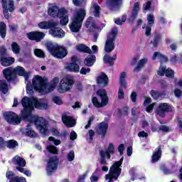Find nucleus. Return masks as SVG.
Here are the masks:
<instances>
[{
  "instance_id": "f257e3e1",
  "label": "nucleus",
  "mask_w": 182,
  "mask_h": 182,
  "mask_svg": "<svg viewBox=\"0 0 182 182\" xmlns=\"http://www.w3.org/2000/svg\"><path fill=\"white\" fill-rule=\"evenodd\" d=\"M21 105L23 106L22 113L23 119H29L30 123H34L37 130L43 134L48 136L49 133V127H48V121L43 117H38L32 114V112L36 109L38 110H47L49 105L48 103L38 100L36 98H29L24 97L21 100Z\"/></svg>"
},
{
  "instance_id": "f03ea898",
  "label": "nucleus",
  "mask_w": 182,
  "mask_h": 182,
  "mask_svg": "<svg viewBox=\"0 0 182 182\" xmlns=\"http://www.w3.org/2000/svg\"><path fill=\"white\" fill-rule=\"evenodd\" d=\"M85 18H86V10L85 9H80L74 14L72 22L69 25L71 32L77 33L80 31Z\"/></svg>"
},
{
  "instance_id": "7ed1b4c3",
  "label": "nucleus",
  "mask_w": 182,
  "mask_h": 182,
  "mask_svg": "<svg viewBox=\"0 0 182 182\" xmlns=\"http://www.w3.org/2000/svg\"><path fill=\"white\" fill-rule=\"evenodd\" d=\"M46 48L55 59H63L68 55V50L58 44H53L52 42L46 43Z\"/></svg>"
},
{
  "instance_id": "20e7f679",
  "label": "nucleus",
  "mask_w": 182,
  "mask_h": 182,
  "mask_svg": "<svg viewBox=\"0 0 182 182\" xmlns=\"http://www.w3.org/2000/svg\"><path fill=\"white\" fill-rule=\"evenodd\" d=\"M3 117L6 122L9 124H21V122H22V120L30 122L29 118L23 119L22 110L21 111V117L12 111L4 112L3 113Z\"/></svg>"
},
{
  "instance_id": "39448f33",
  "label": "nucleus",
  "mask_w": 182,
  "mask_h": 182,
  "mask_svg": "<svg viewBox=\"0 0 182 182\" xmlns=\"http://www.w3.org/2000/svg\"><path fill=\"white\" fill-rule=\"evenodd\" d=\"M97 96L100 97L101 103L99 102V100H97L96 97H93L92 98V103L95 107L100 109V107H105V106H107V104L109 103V97H107V92H106V90H97Z\"/></svg>"
},
{
  "instance_id": "423d86ee",
  "label": "nucleus",
  "mask_w": 182,
  "mask_h": 182,
  "mask_svg": "<svg viewBox=\"0 0 182 182\" xmlns=\"http://www.w3.org/2000/svg\"><path fill=\"white\" fill-rule=\"evenodd\" d=\"M59 167V157L57 156H50L46 165L47 176H52Z\"/></svg>"
},
{
  "instance_id": "0eeeda50",
  "label": "nucleus",
  "mask_w": 182,
  "mask_h": 182,
  "mask_svg": "<svg viewBox=\"0 0 182 182\" xmlns=\"http://www.w3.org/2000/svg\"><path fill=\"white\" fill-rule=\"evenodd\" d=\"M171 112H173V106L167 102L160 103L155 109V114L159 116V117H161V119L166 117V113Z\"/></svg>"
},
{
  "instance_id": "6e6552de",
  "label": "nucleus",
  "mask_w": 182,
  "mask_h": 182,
  "mask_svg": "<svg viewBox=\"0 0 182 182\" xmlns=\"http://www.w3.org/2000/svg\"><path fill=\"white\" fill-rule=\"evenodd\" d=\"M123 160L124 157L122 156L119 161H115L110 167L109 173L110 176H112L114 180H117L122 174V164H123Z\"/></svg>"
},
{
  "instance_id": "1a4fd4ad",
  "label": "nucleus",
  "mask_w": 182,
  "mask_h": 182,
  "mask_svg": "<svg viewBox=\"0 0 182 182\" xmlns=\"http://www.w3.org/2000/svg\"><path fill=\"white\" fill-rule=\"evenodd\" d=\"M75 84V80L70 77H63L60 82L58 87L59 93H66V92H69L72 87H73V85Z\"/></svg>"
},
{
  "instance_id": "9d476101",
  "label": "nucleus",
  "mask_w": 182,
  "mask_h": 182,
  "mask_svg": "<svg viewBox=\"0 0 182 182\" xmlns=\"http://www.w3.org/2000/svg\"><path fill=\"white\" fill-rule=\"evenodd\" d=\"M112 37H108L105 46V50L107 53H110L114 50V41H116V36H117V28H114L111 31Z\"/></svg>"
},
{
  "instance_id": "9b49d317",
  "label": "nucleus",
  "mask_w": 182,
  "mask_h": 182,
  "mask_svg": "<svg viewBox=\"0 0 182 182\" xmlns=\"http://www.w3.org/2000/svg\"><path fill=\"white\" fill-rule=\"evenodd\" d=\"M48 14L49 16L52 18H59V16H63V15H66L68 14V10L65 9H60L58 6H52L48 8Z\"/></svg>"
},
{
  "instance_id": "f8f14e48",
  "label": "nucleus",
  "mask_w": 182,
  "mask_h": 182,
  "mask_svg": "<svg viewBox=\"0 0 182 182\" xmlns=\"http://www.w3.org/2000/svg\"><path fill=\"white\" fill-rule=\"evenodd\" d=\"M127 87V82H126V72H122L119 77V87L118 90V99H124V92L123 89Z\"/></svg>"
},
{
  "instance_id": "ddd939ff",
  "label": "nucleus",
  "mask_w": 182,
  "mask_h": 182,
  "mask_svg": "<svg viewBox=\"0 0 182 182\" xmlns=\"http://www.w3.org/2000/svg\"><path fill=\"white\" fill-rule=\"evenodd\" d=\"M32 85L35 90H38L39 92L46 87V82H45V79L41 77V75H36L33 77Z\"/></svg>"
},
{
  "instance_id": "4468645a",
  "label": "nucleus",
  "mask_w": 182,
  "mask_h": 182,
  "mask_svg": "<svg viewBox=\"0 0 182 182\" xmlns=\"http://www.w3.org/2000/svg\"><path fill=\"white\" fill-rule=\"evenodd\" d=\"M6 178L9 180V182H26V178L16 176L14 171L9 169L6 172Z\"/></svg>"
},
{
  "instance_id": "2eb2a0df",
  "label": "nucleus",
  "mask_w": 182,
  "mask_h": 182,
  "mask_svg": "<svg viewBox=\"0 0 182 182\" xmlns=\"http://www.w3.org/2000/svg\"><path fill=\"white\" fill-rule=\"evenodd\" d=\"M3 76L6 79V80H7L8 83H11L16 80V75H15L14 68H12L11 67L5 68L3 70Z\"/></svg>"
},
{
  "instance_id": "dca6fc26",
  "label": "nucleus",
  "mask_w": 182,
  "mask_h": 182,
  "mask_svg": "<svg viewBox=\"0 0 182 182\" xmlns=\"http://www.w3.org/2000/svg\"><path fill=\"white\" fill-rule=\"evenodd\" d=\"M26 36L30 41L41 42V41L45 38V33L41 31H31L26 33Z\"/></svg>"
},
{
  "instance_id": "f3484780",
  "label": "nucleus",
  "mask_w": 182,
  "mask_h": 182,
  "mask_svg": "<svg viewBox=\"0 0 182 182\" xmlns=\"http://www.w3.org/2000/svg\"><path fill=\"white\" fill-rule=\"evenodd\" d=\"M13 70L14 71L16 77L18 75V76H23L25 80H26V81L29 80V76L31 75V73L26 72V70H25V68H23V67L17 66V67L13 68Z\"/></svg>"
},
{
  "instance_id": "a211bd4d",
  "label": "nucleus",
  "mask_w": 182,
  "mask_h": 182,
  "mask_svg": "<svg viewBox=\"0 0 182 182\" xmlns=\"http://www.w3.org/2000/svg\"><path fill=\"white\" fill-rule=\"evenodd\" d=\"M50 33L53 38H62L65 36V31L61 28L56 27V26L50 29Z\"/></svg>"
},
{
  "instance_id": "6ab92c4d",
  "label": "nucleus",
  "mask_w": 182,
  "mask_h": 182,
  "mask_svg": "<svg viewBox=\"0 0 182 182\" xmlns=\"http://www.w3.org/2000/svg\"><path fill=\"white\" fill-rule=\"evenodd\" d=\"M62 122L67 127H75L76 126V120L71 116L62 115Z\"/></svg>"
},
{
  "instance_id": "aec40b11",
  "label": "nucleus",
  "mask_w": 182,
  "mask_h": 182,
  "mask_svg": "<svg viewBox=\"0 0 182 182\" xmlns=\"http://www.w3.org/2000/svg\"><path fill=\"white\" fill-rule=\"evenodd\" d=\"M139 12H140V3L136 1L134 4L132 11L129 16V19L132 21V22L136 21V18L139 16Z\"/></svg>"
},
{
  "instance_id": "412c9836",
  "label": "nucleus",
  "mask_w": 182,
  "mask_h": 182,
  "mask_svg": "<svg viewBox=\"0 0 182 182\" xmlns=\"http://www.w3.org/2000/svg\"><path fill=\"white\" fill-rule=\"evenodd\" d=\"M38 26L40 29H51L53 26H58V23L54 21H41L38 23Z\"/></svg>"
},
{
  "instance_id": "4be33fe9",
  "label": "nucleus",
  "mask_w": 182,
  "mask_h": 182,
  "mask_svg": "<svg viewBox=\"0 0 182 182\" xmlns=\"http://www.w3.org/2000/svg\"><path fill=\"white\" fill-rule=\"evenodd\" d=\"M97 85H102L104 87H106L109 85V77L105 73H102L97 78Z\"/></svg>"
},
{
  "instance_id": "5701e85b",
  "label": "nucleus",
  "mask_w": 182,
  "mask_h": 182,
  "mask_svg": "<svg viewBox=\"0 0 182 182\" xmlns=\"http://www.w3.org/2000/svg\"><path fill=\"white\" fill-rule=\"evenodd\" d=\"M109 129V124L105 122H102L98 124V134L102 135V137H105Z\"/></svg>"
},
{
  "instance_id": "b1692460",
  "label": "nucleus",
  "mask_w": 182,
  "mask_h": 182,
  "mask_svg": "<svg viewBox=\"0 0 182 182\" xmlns=\"http://www.w3.org/2000/svg\"><path fill=\"white\" fill-rule=\"evenodd\" d=\"M157 58L159 60L161 65L168 62V58H167V56L161 54L160 52H154V55H152V60H156Z\"/></svg>"
},
{
  "instance_id": "393cba45",
  "label": "nucleus",
  "mask_w": 182,
  "mask_h": 182,
  "mask_svg": "<svg viewBox=\"0 0 182 182\" xmlns=\"http://www.w3.org/2000/svg\"><path fill=\"white\" fill-rule=\"evenodd\" d=\"M12 161L17 167H25L26 166V161L25 159L16 155L12 159Z\"/></svg>"
},
{
  "instance_id": "a878e982",
  "label": "nucleus",
  "mask_w": 182,
  "mask_h": 182,
  "mask_svg": "<svg viewBox=\"0 0 182 182\" xmlns=\"http://www.w3.org/2000/svg\"><path fill=\"white\" fill-rule=\"evenodd\" d=\"M95 63H96V55H95L90 54L84 59V65L88 68H92Z\"/></svg>"
},
{
  "instance_id": "bb28decb",
  "label": "nucleus",
  "mask_w": 182,
  "mask_h": 182,
  "mask_svg": "<svg viewBox=\"0 0 182 182\" xmlns=\"http://www.w3.org/2000/svg\"><path fill=\"white\" fill-rule=\"evenodd\" d=\"M1 66H11L15 62V58L11 57H3L0 58Z\"/></svg>"
},
{
  "instance_id": "cd10ccee",
  "label": "nucleus",
  "mask_w": 182,
  "mask_h": 182,
  "mask_svg": "<svg viewBox=\"0 0 182 182\" xmlns=\"http://www.w3.org/2000/svg\"><path fill=\"white\" fill-rule=\"evenodd\" d=\"M157 151H155L151 156V163H157L161 157V145L156 148Z\"/></svg>"
},
{
  "instance_id": "c85d7f7f",
  "label": "nucleus",
  "mask_w": 182,
  "mask_h": 182,
  "mask_svg": "<svg viewBox=\"0 0 182 182\" xmlns=\"http://www.w3.org/2000/svg\"><path fill=\"white\" fill-rule=\"evenodd\" d=\"M31 122L28 124L26 128L25 129L26 136L35 139V137H38V134L33 129H32V127H31Z\"/></svg>"
},
{
  "instance_id": "c756f323",
  "label": "nucleus",
  "mask_w": 182,
  "mask_h": 182,
  "mask_svg": "<svg viewBox=\"0 0 182 182\" xmlns=\"http://www.w3.org/2000/svg\"><path fill=\"white\" fill-rule=\"evenodd\" d=\"M150 95L154 100H159V99H160V97H163V96H166V91L159 92V91H156L154 90H151L150 91Z\"/></svg>"
},
{
  "instance_id": "7c9ffc66",
  "label": "nucleus",
  "mask_w": 182,
  "mask_h": 182,
  "mask_svg": "<svg viewBox=\"0 0 182 182\" xmlns=\"http://www.w3.org/2000/svg\"><path fill=\"white\" fill-rule=\"evenodd\" d=\"M77 50L81 53H89V55H92V53L90 48L87 47V46L85 44H79L77 46Z\"/></svg>"
},
{
  "instance_id": "2f4dec72",
  "label": "nucleus",
  "mask_w": 182,
  "mask_h": 182,
  "mask_svg": "<svg viewBox=\"0 0 182 182\" xmlns=\"http://www.w3.org/2000/svg\"><path fill=\"white\" fill-rule=\"evenodd\" d=\"M67 70L69 72H73L74 73H79L80 67L77 63H68L66 67Z\"/></svg>"
},
{
  "instance_id": "473e14b6",
  "label": "nucleus",
  "mask_w": 182,
  "mask_h": 182,
  "mask_svg": "<svg viewBox=\"0 0 182 182\" xmlns=\"http://www.w3.org/2000/svg\"><path fill=\"white\" fill-rule=\"evenodd\" d=\"M8 90H9V88L8 87L6 80H0V91L2 92L4 95H6V93H8Z\"/></svg>"
},
{
  "instance_id": "72a5a7b5",
  "label": "nucleus",
  "mask_w": 182,
  "mask_h": 182,
  "mask_svg": "<svg viewBox=\"0 0 182 182\" xmlns=\"http://www.w3.org/2000/svg\"><path fill=\"white\" fill-rule=\"evenodd\" d=\"M0 36L2 39L6 38V24L4 21L0 23Z\"/></svg>"
},
{
  "instance_id": "f704fd0d",
  "label": "nucleus",
  "mask_w": 182,
  "mask_h": 182,
  "mask_svg": "<svg viewBox=\"0 0 182 182\" xmlns=\"http://www.w3.org/2000/svg\"><path fill=\"white\" fill-rule=\"evenodd\" d=\"M161 36L160 33H157L154 35L153 41H151L154 48H157L159 46V43H160L161 41Z\"/></svg>"
},
{
  "instance_id": "c9c22d12",
  "label": "nucleus",
  "mask_w": 182,
  "mask_h": 182,
  "mask_svg": "<svg viewBox=\"0 0 182 182\" xmlns=\"http://www.w3.org/2000/svg\"><path fill=\"white\" fill-rule=\"evenodd\" d=\"M46 150L50 154H59V149L54 145L47 146Z\"/></svg>"
},
{
  "instance_id": "e433bc0d",
  "label": "nucleus",
  "mask_w": 182,
  "mask_h": 182,
  "mask_svg": "<svg viewBox=\"0 0 182 182\" xmlns=\"http://www.w3.org/2000/svg\"><path fill=\"white\" fill-rule=\"evenodd\" d=\"M120 2H122V0H108V6L111 9H113L116 8V6H119Z\"/></svg>"
},
{
  "instance_id": "4c0bfd02",
  "label": "nucleus",
  "mask_w": 182,
  "mask_h": 182,
  "mask_svg": "<svg viewBox=\"0 0 182 182\" xmlns=\"http://www.w3.org/2000/svg\"><path fill=\"white\" fill-rule=\"evenodd\" d=\"M58 18L60 19V23L63 26H66L68 23H69V16H59Z\"/></svg>"
},
{
  "instance_id": "58836bf2",
  "label": "nucleus",
  "mask_w": 182,
  "mask_h": 182,
  "mask_svg": "<svg viewBox=\"0 0 182 182\" xmlns=\"http://www.w3.org/2000/svg\"><path fill=\"white\" fill-rule=\"evenodd\" d=\"M11 50L14 53L18 55L21 52V46L18 45V43L14 41L11 43Z\"/></svg>"
},
{
  "instance_id": "ea45409f",
  "label": "nucleus",
  "mask_w": 182,
  "mask_h": 182,
  "mask_svg": "<svg viewBox=\"0 0 182 182\" xmlns=\"http://www.w3.org/2000/svg\"><path fill=\"white\" fill-rule=\"evenodd\" d=\"M18 141H15V139H10L7 141V148L14 149L16 147H18Z\"/></svg>"
},
{
  "instance_id": "a19ab883",
  "label": "nucleus",
  "mask_w": 182,
  "mask_h": 182,
  "mask_svg": "<svg viewBox=\"0 0 182 182\" xmlns=\"http://www.w3.org/2000/svg\"><path fill=\"white\" fill-rule=\"evenodd\" d=\"M103 60L105 63L108 64L109 66H113V65H114V61L113 60V58H112V57L108 55H105L104 56Z\"/></svg>"
},
{
  "instance_id": "79ce46f5",
  "label": "nucleus",
  "mask_w": 182,
  "mask_h": 182,
  "mask_svg": "<svg viewBox=\"0 0 182 182\" xmlns=\"http://www.w3.org/2000/svg\"><path fill=\"white\" fill-rule=\"evenodd\" d=\"M34 55L37 58H40L41 59H43V58H45L46 56L45 55V52H43V50H42L41 49H39V48H36L34 50Z\"/></svg>"
},
{
  "instance_id": "37998d69",
  "label": "nucleus",
  "mask_w": 182,
  "mask_h": 182,
  "mask_svg": "<svg viewBox=\"0 0 182 182\" xmlns=\"http://www.w3.org/2000/svg\"><path fill=\"white\" fill-rule=\"evenodd\" d=\"M94 8V16L95 18H100V6H99L97 4H94L93 5Z\"/></svg>"
},
{
  "instance_id": "c03bdc74",
  "label": "nucleus",
  "mask_w": 182,
  "mask_h": 182,
  "mask_svg": "<svg viewBox=\"0 0 182 182\" xmlns=\"http://www.w3.org/2000/svg\"><path fill=\"white\" fill-rule=\"evenodd\" d=\"M166 72H167V67L160 65L159 70L157 72V74L159 75V76H164Z\"/></svg>"
},
{
  "instance_id": "a18cd8bd",
  "label": "nucleus",
  "mask_w": 182,
  "mask_h": 182,
  "mask_svg": "<svg viewBox=\"0 0 182 182\" xmlns=\"http://www.w3.org/2000/svg\"><path fill=\"white\" fill-rule=\"evenodd\" d=\"M106 153H111L112 154H114L116 153V151L114 149V145L113 143H110L108 145V147L106 151H105Z\"/></svg>"
},
{
  "instance_id": "49530a36",
  "label": "nucleus",
  "mask_w": 182,
  "mask_h": 182,
  "mask_svg": "<svg viewBox=\"0 0 182 182\" xmlns=\"http://www.w3.org/2000/svg\"><path fill=\"white\" fill-rule=\"evenodd\" d=\"M100 156L101 157V159H100V164L101 166H107V161H106V157L105 156V154H102L100 151Z\"/></svg>"
},
{
  "instance_id": "de8ad7c7",
  "label": "nucleus",
  "mask_w": 182,
  "mask_h": 182,
  "mask_svg": "<svg viewBox=\"0 0 182 182\" xmlns=\"http://www.w3.org/2000/svg\"><path fill=\"white\" fill-rule=\"evenodd\" d=\"M6 55H7V50H6V48H5V46H1L0 47V59H1V58L6 57Z\"/></svg>"
},
{
  "instance_id": "09e8293b",
  "label": "nucleus",
  "mask_w": 182,
  "mask_h": 182,
  "mask_svg": "<svg viewBox=\"0 0 182 182\" xmlns=\"http://www.w3.org/2000/svg\"><path fill=\"white\" fill-rule=\"evenodd\" d=\"M146 19L148 21V26H151V25H154V16L153 14H149Z\"/></svg>"
},
{
  "instance_id": "8fccbe9b",
  "label": "nucleus",
  "mask_w": 182,
  "mask_h": 182,
  "mask_svg": "<svg viewBox=\"0 0 182 182\" xmlns=\"http://www.w3.org/2000/svg\"><path fill=\"white\" fill-rule=\"evenodd\" d=\"M165 75L166 76V77H171V79H173V77H174V70L168 68L166 73H165Z\"/></svg>"
},
{
  "instance_id": "3c124183",
  "label": "nucleus",
  "mask_w": 182,
  "mask_h": 182,
  "mask_svg": "<svg viewBox=\"0 0 182 182\" xmlns=\"http://www.w3.org/2000/svg\"><path fill=\"white\" fill-rule=\"evenodd\" d=\"M67 159L68 161H73L75 160V151H70L67 155Z\"/></svg>"
},
{
  "instance_id": "603ef678",
  "label": "nucleus",
  "mask_w": 182,
  "mask_h": 182,
  "mask_svg": "<svg viewBox=\"0 0 182 182\" xmlns=\"http://www.w3.org/2000/svg\"><path fill=\"white\" fill-rule=\"evenodd\" d=\"M5 147H8V141L0 137V149H5Z\"/></svg>"
},
{
  "instance_id": "864d4df0",
  "label": "nucleus",
  "mask_w": 182,
  "mask_h": 182,
  "mask_svg": "<svg viewBox=\"0 0 182 182\" xmlns=\"http://www.w3.org/2000/svg\"><path fill=\"white\" fill-rule=\"evenodd\" d=\"M8 10L9 12H14V11H15V4L14 3V1H12V0L9 1Z\"/></svg>"
},
{
  "instance_id": "5fc2aeb1",
  "label": "nucleus",
  "mask_w": 182,
  "mask_h": 182,
  "mask_svg": "<svg viewBox=\"0 0 182 182\" xmlns=\"http://www.w3.org/2000/svg\"><path fill=\"white\" fill-rule=\"evenodd\" d=\"M173 94L175 95V97H177V99H180V97H181L182 96V91L178 88H176L173 90Z\"/></svg>"
},
{
  "instance_id": "6e6d98bb",
  "label": "nucleus",
  "mask_w": 182,
  "mask_h": 182,
  "mask_svg": "<svg viewBox=\"0 0 182 182\" xmlns=\"http://www.w3.org/2000/svg\"><path fill=\"white\" fill-rule=\"evenodd\" d=\"M154 106H156V102H153L152 104H150L146 107V112L147 113H151V112H153V109H154Z\"/></svg>"
},
{
  "instance_id": "4d7b16f0",
  "label": "nucleus",
  "mask_w": 182,
  "mask_h": 182,
  "mask_svg": "<svg viewBox=\"0 0 182 182\" xmlns=\"http://www.w3.org/2000/svg\"><path fill=\"white\" fill-rule=\"evenodd\" d=\"M130 99L133 103H136V102H137V93H136V92L133 91L131 93Z\"/></svg>"
},
{
  "instance_id": "13d9d810",
  "label": "nucleus",
  "mask_w": 182,
  "mask_h": 182,
  "mask_svg": "<svg viewBox=\"0 0 182 182\" xmlns=\"http://www.w3.org/2000/svg\"><path fill=\"white\" fill-rule=\"evenodd\" d=\"M8 6L3 7V14L4 16V18L6 19H9V12Z\"/></svg>"
},
{
  "instance_id": "bf43d9fd",
  "label": "nucleus",
  "mask_w": 182,
  "mask_h": 182,
  "mask_svg": "<svg viewBox=\"0 0 182 182\" xmlns=\"http://www.w3.org/2000/svg\"><path fill=\"white\" fill-rule=\"evenodd\" d=\"M80 73L81 75H86L87 73H90V68H85V67H82L80 70Z\"/></svg>"
},
{
  "instance_id": "052dcab7",
  "label": "nucleus",
  "mask_w": 182,
  "mask_h": 182,
  "mask_svg": "<svg viewBox=\"0 0 182 182\" xmlns=\"http://www.w3.org/2000/svg\"><path fill=\"white\" fill-rule=\"evenodd\" d=\"M95 120V116H91L89 117L87 124L85 125V129H89L92 126V122Z\"/></svg>"
},
{
  "instance_id": "680f3d73",
  "label": "nucleus",
  "mask_w": 182,
  "mask_h": 182,
  "mask_svg": "<svg viewBox=\"0 0 182 182\" xmlns=\"http://www.w3.org/2000/svg\"><path fill=\"white\" fill-rule=\"evenodd\" d=\"M159 130H161V132H163L164 133H168V132H170V128L166 125H161L159 127Z\"/></svg>"
},
{
  "instance_id": "e2e57ef3",
  "label": "nucleus",
  "mask_w": 182,
  "mask_h": 182,
  "mask_svg": "<svg viewBox=\"0 0 182 182\" xmlns=\"http://www.w3.org/2000/svg\"><path fill=\"white\" fill-rule=\"evenodd\" d=\"M77 139V134L75 131H72L70 134V139L73 141Z\"/></svg>"
},
{
  "instance_id": "0e129e2a",
  "label": "nucleus",
  "mask_w": 182,
  "mask_h": 182,
  "mask_svg": "<svg viewBox=\"0 0 182 182\" xmlns=\"http://www.w3.org/2000/svg\"><path fill=\"white\" fill-rule=\"evenodd\" d=\"M53 101L54 102V103H55V105H62V100L60 99V97L58 96L54 97L53 98Z\"/></svg>"
},
{
  "instance_id": "69168bd1",
  "label": "nucleus",
  "mask_w": 182,
  "mask_h": 182,
  "mask_svg": "<svg viewBox=\"0 0 182 182\" xmlns=\"http://www.w3.org/2000/svg\"><path fill=\"white\" fill-rule=\"evenodd\" d=\"M85 0H73V4L75 6H82Z\"/></svg>"
},
{
  "instance_id": "338daca9",
  "label": "nucleus",
  "mask_w": 182,
  "mask_h": 182,
  "mask_svg": "<svg viewBox=\"0 0 182 182\" xmlns=\"http://www.w3.org/2000/svg\"><path fill=\"white\" fill-rule=\"evenodd\" d=\"M147 63V58H142L138 62V65L144 68V65Z\"/></svg>"
},
{
  "instance_id": "774afa93",
  "label": "nucleus",
  "mask_w": 182,
  "mask_h": 182,
  "mask_svg": "<svg viewBox=\"0 0 182 182\" xmlns=\"http://www.w3.org/2000/svg\"><path fill=\"white\" fill-rule=\"evenodd\" d=\"M145 35L146 36H150L151 35V26H146Z\"/></svg>"
}]
</instances>
